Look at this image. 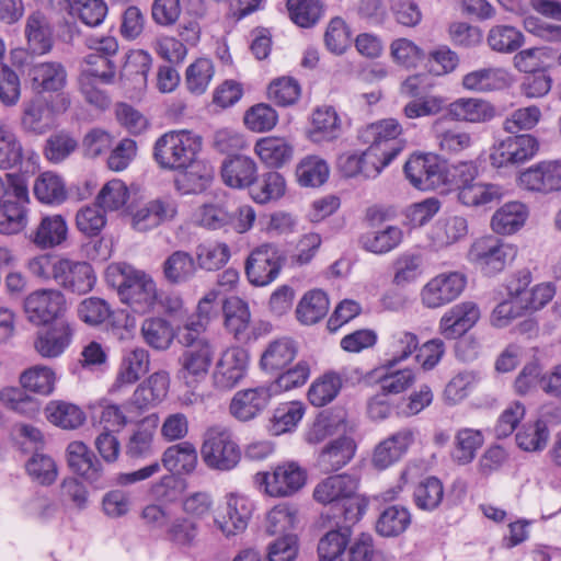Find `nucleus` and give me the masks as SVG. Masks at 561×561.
I'll use <instances>...</instances> for the list:
<instances>
[{
    "label": "nucleus",
    "instance_id": "f257e3e1",
    "mask_svg": "<svg viewBox=\"0 0 561 561\" xmlns=\"http://www.w3.org/2000/svg\"><path fill=\"white\" fill-rule=\"evenodd\" d=\"M358 480L350 474H336L319 483L313 497L317 502L331 505L334 518L356 524L364 515L367 503L357 494Z\"/></svg>",
    "mask_w": 561,
    "mask_h": 561
},
{
    "label": "nucleus",
    "instance_id": "f03ea898",
    "mask_svg": "<svg viewBox=\"0 0 561 561\" xmlns=\"http://www.w3.org/2000/svg\"><path fill=\"white\" fill-rule=\"evenodd\" d=\"M106 278L117 289L121 301L129 306L134 312L144 314L156 306V283L145 272L124 264L110 268Z\"/></svg>",
    "mask_w": 561,
    "mask_h": 561
},
{
    "label": "nucleus",
    "instance_id": "7ed1b4c3",
    "mask_svg": "<svg viewBox=\"0 0 561 561\" xmlns=\"http://www.w3.org/2000/svg\"><path fill=\"white\" fill-rule=\"evenodd\" d=\"M201 148V137L188 130H172L156 140L152 156L161 169L180 171L197 157Z\"/></svg>",
    "mask_w": 561,
    "mask_h": 561
},
{
    "label": "nucleus",
    "instance_id": "20e7f679",
    "mask_svg": "<svg viewBox=\"0 0 561 561\" xmlns=\"http://www.w3.org/2000/svg\"><path fill=\"white\" fill-rule=\"evenodd\" d=\"M70 106L65 94L38 95L25 102L21 115V129L26 134L44 135L56 125L57 116Z\"/></svg>",
    "mask_w": 561,
    "mask_h": 561
},
{
    "label": "nucleus",
    "instance_id": "39448f33",
    "mask_svg": "<svg viewBox=\"0 0 561 561\" xmlns=\"http://www.w3.org/2000/svg\"><path fill=\"white\" fill-rule=\"evenodd\" d=\"M205 465L218 471H230L241 460V449L234 442L231 431L222 425L209 427L201 448Z\"/></svg>",
    "mask_w": 561,
    "mask_h": 561
},
{
    "label": "nucleus",
    "instance_id": "423d86ee",
    "mask_svg": "<svg viewBox=\"0 0 561 561\" xmlns=\"http://www.w3.org/2000/svg\"><path fill=\"white\" fill-rule=\"evenodd\" d=\"M27 203L26 178H11L9 191L0 198V233L15 234L25 228Z\"/></svg>",
    "mask_w": 561,
    "mask_h": 561
},
{
    "label": "nucleus",
    "instance_id": "0eeeda50",
    "mask_svg": "<svg viewBox=\"0 0 561 561\" xmlns=\"http://www.w3.org/2000/svg\"><path fill=\"white\" fill-rule=\"evenodd\" d=\"M516 255V249L494 236L477 239L470 247L469 260L486 276L502 272Z\"/></svg>",
    "mask_w": 561,
    "mask_h": 561
},
{
    "label": "nucleus",
    "instance_id": "6e6552de",
    "mask_svg": "<svg viewBox=\"0 0 561 561\" xmlns=\"http://www.w3.org/2000/svg\"><path fill=\"white\" fill-rule=\"evenodd\" d=\"M401 134L402 127L398 121L388 118L366 126L359 131L358 138L369 145L367 149H370V153H380L385 157V164H390L404 148Z\"/></svg>",
    "mask_w": 561,
    "mask_h": 561
},
{
    "label": "nucleus",
    "instance_id": "1a4fd4ad",
    "mask_svg": "<svg viewBox=\"0 0 561 561\" xmlns=\"http://www.w3.org/2000/svg\"><path fill=\"white\" fill-rule=\"evenodd\" d=\"M517 185L523 191L539 196L561 192V161L542 160L519 171Z\"/></svg>",
    "mask_w": 561,
    "mask_h": 561
},
{
    "label": "nucleus",
    "instance_id": "9d476101",
    "mask_svg": "<svg viewBox=\"0 0 561 561\" xmlns=\"http://www.w3.org/2000/svg\"><path fill=\"white\" fill-rule=\"evenodd\" d=\"M539 150L538 139L530 134H512L495 144L490 162L496 169L517 167L531 160Z\"/></svg>",
    "mask_w": 561,
    "mask_h": 561
},
{
    "label": "nucleus",
    "instance_id": "9b49d317",
    "mask_svg": "<svg viewBox=\"0 0 561 561\" xmlns=\"http://www.w3.org/2000/svg\"><path fill=\"white\" fill-rule=\"evenodd\" d=\"M163 467L172 473L164 476L158 484L152 488V492L158 497L169 499L167 489L175 484L174 474H190L197 465V451L190 442H182L168 447L162 455Z\"/></svg>",
    "mask_w": 561,
    "mask_h": 561
},
{
    "label": "nucleus",
    "instance_id": "f8f14e48",
    "mask_svg": "<svg viewBox=\"0 0 561 561\" xmlns=\"http://www.w3.org/2000/svg\"><path fill=\"white\" fill-rule=\"evenodd\" d=\"M403 171L417 190L430 191L444 185V161L436 154H413L405 162Z\"/></svg>",
    "mask_w": 561,
    "mask_h": 561
},
{
    "label": "nucleus",
    "instance_id": "ddd939ff",
    "mask_svg": "<svg viewBox=\"0 0 561 561\" xmlns=\"http://www.w3.org/2000/svg\"><path fill=\"white\" fill-rule=\"evenodd\" d=\"M268 495L287 497L300 491L307 481V472L297 462H284L272 472L257 473Z\"/></svg>",
    "mask_w": 561,
    "mask_h": 561
},
{
    "label": "nucleus",
    "instance_id": "4468645a",
    "mask_svg": "<svg viewBox=\"0 0 561 561\" xmlns=\"http://www.w3.org/2000/svg\"><path fill=\"white\" fill-rule=\"evenodd\" d=\"M215 357V347L209 343H198L185 348L180 357L179 379L187 387H193L204 380Z\"/></svg>",
    "mask_w": 561,
    "mask_h": 561
},
{
    "label": "nucleus",
    "instance_id": "2eb2a0df",
    "mask_svg": "<svg viewBox=\"0 0 561 561\" xmlns=\"http://www.w3.org/2000/svg\"><path fill=\"white\" fill-rule=\"evenodd\" d=\"M467 285V278L458 272L443 273L432 278L421 290L426 308L435 309L457 299Z\"/></svg>",
    "mask_w": 561,
    "mask_h": 561
},
{
    "label": "nucleus",
    "instance_id": "dca6fc26",
    "mask_svg": "<svg viewBox=\"0 0 561 561\" xmlns=\"http://www.w3.org/2000/svg\"><path fill=\"white\" fill-rule=\"evenodd\" d=\"M249 354L241 347H230L222 352L213 375L214 385L220 390L234 388L247 375Z\"/></svg>",
    "mask_w": 561,
    "mask_h": 561
},
{
    "label": "nucleus",
    "instance_id": "f3484780",
    "mask_svg": "<svg viewBox=\"0 0 561 561\" xmlns=\"http://www.w3.org/2000/svg\"><path fill=\"white\" fill-rule=\"evenodd\" d=\"M92 265L85 261L62 257L55 284L67 293L85 295L95 285Z\"/></svg>",
    "mask_w": 561,
    "mask_h": 561
},
{
    "label": "nucleus",
    "instance_id": "a211bd4d",
    "mask_svg": "<svg viewBox=\"0 0 561 561\" xmlns=\"http://www.w3.org/2000/svg\"><path fill=\"white\" fill-rule=\"evenodd\" d=\"M280 268V256L268 244L253 250L245 262L247 277L255 286H266L272 283L278 276Z\"/></svg>",
    "mask_w": 561,
    "mask_h": 561
},
{
    "label": "nucleus",
    "instance_id": "6ab92c4d",
    "mask_svg": "<svg viewBox=\"0 0 561 561\" xmlns=\"http://www.w3.org/2000/svg\"><path fill=\"white\" fill-rule=\"evenodd\" d=\"M65 304L64 295L57 289H38L24 300L27 319L36 324H48L61 312Z\"/></svg>",
    "mask_w": 561,
    "mask_h": 561
},
{
    "label": "nucleus",
    "instance_id": "aec40b11",
    "mask_svg": "<svg viewBox=\"0 0 561 561\" xmlns=\"http://www.w3.org/2000/svg\"><path fill=\"white\" fill-rule=\"evenodd\" d=\"M252 513L253 503L248 497L231 493L215 524L227 538L237 536L247 529Z\"/></svg>",
    "mask_w": 561,
    "mask_h": 561
},
{
    "label": "nucleus",
    "instance_id": "412c9836",
    "mask_svg": "<svg viewBox=\"0 0 561 561\" xmlns=\"http://www.w3.org/2000/svg\"><path fill=\"white\" fill-rule=\"evenodd\" d=\"M225 327L241 343L257 340L262 332L256 327H251L250 310L248 304L239 297L226 298L222 301Z\"/></svg>",
    "mask_w": 561,
    "mask_h": 561
},
{
    "label": "nucleus",
    "instance_id": "4be33fe9",
    "mask_svg": "<svg viewBox=\"0 0 561 561\" xmlns=\"http://www.w3.org/2000/svg\"><path fill=\"white\" fill-rule=\"evenodd\" d=\"M176 215V201L171 196H162L139 207L133 214L131 224L134 229L145 232L173 220Z\"/></svg>",
    "mask_w": 561,
    "mask_h": 561
},
{
    "label": "nucleus",
    "instance_id": "5701e85b",
    "mask_svg": "<svg viewBox=\"0 0 561 561\" xmlns=\"http://www.w3.org/2000/svg\"><path fill=\"white\" fill-rule=\"evenodd\" d=\"M274 397L268 385L240 390L234 393L229 411L240 422H248L260 415Z\"/></svg>",
    "mask_w": 561,
    "mask_h": 561
},
{
    "label": "nucleus",
    "instance_id": "b1692460",
    "mask_svg": "<svg viewBox=\"0 0 561 561\" xmlns=\"http://www.w3.org/2000/svg\"><path fill=\"white\" fill-rule=\"evenodd\" d=\"M415 435L414 428L402 427L380 442L374 450V467L383 470L399 461L414 443Z\"/></svg>",
    "mask_w": 561,
    "mask_h": 561
},
{
    "label": "nucleus",
    "instance_id": "393cba45",
    "mask_svg": "<svg viewBox=\"0 0 561 561\" xmlns=\"http://www.w3.org/2000/svg\"><path fill=\"white\" fill-rule=\"evenodd\" d=\"M480 310L477 304L465 301L451 307L440 319V333L449 340L466 334L479 320Z\"/></svg>",
    "mask_w": 561,
    "mask_h": 561
},
{
    "label": "nucleus",
    "instance_id": "a878e982",
    "mask_svg": "<svg viewBox=\"0 0 561 561\" xmlns=\"http://www.w3.org/2000/svg\"><path fill=\"white\" fill-rule=\"evenodd\" d=\"M220 175L222 182L231 188H249L257 180V165L248 156H229L221 162Z\"/></svg>",
    "mask_w": 561,
    "mask_h": 561
},
{
    "label": "nucleus",
    "instance_id": "bb28decb",
    "mask_svg": "<svg viewBox=\"0 0 561 561\" xmlns=\"http://www.w3.org/2000/svg\"><path fill=\"white\" fill-rule=\"evenodd\" d=\"M169 387V373L156 371L137 386L130 398V404L141 411L156 407L167 397Z\"/></svg>",
    "mask_w": 561,
    "mask_h": 561
},
{
    "label": "nucleus",
    "instance_id": "cd10ccee",
    "mask_svg": "<svg viewBox=\"0 0 561 561\" xmlns=\"http://www.w3.org/2000/svg\"><path fill=\"white\" fill-rule=\"evenodd\" d=\"M174 180L176 191L182 195L204 192L214 179V168L206 161L193 159Z\"/></svg>",
    "mask_w": 561,
    "mask_h": 561
},
{
    "label": "nucleus",
    "instance_id": "c85d7f7f",
    "mask_svg": "<svg viewBox=\"0 0 561 561\" xmlns=\"http://www.w3.org/2000/svg\"><path fill=\"white\" fill-rule=\"evenodd\" d=\"M347 428L346 411L343 409L323 410L314 419L306 433V442L320 444L334 435H344Z\"/></svg>",
    "mask_w": 561,
    "mask_h": 561
},
{
    "label": "nucleus",
    "instance_id": "c756f323",
    "mask_svg": "<svg viewBox=\"0 0 561 561\" xmlns=\"http://www.w3.org/2000/svg\"><path fill=\"white\" fill-rule=\"evenodd\" d=\"M67 460L70 469L91 483L103 476V467L94 453L82 442H71L67 447Z\"/></svg>",
    "mask_w": 561,
    "mask_h": 561
},
{
    "label": "nucleus",
    "instance_id": "7c9ffc66",
    "mask_svg": "<svg viewBox=\"0 0 561 561\" xmlns=\"http://www.w3.org/2000/svg\"><path fill=\"white\" fill-rule=\"evenodd\" d=\"M355 451L356 444L354 439L341 435L322 448L317 459L318 466L325 473L337 471L353 459Z\"/></svg>",
    "mask_w": 561,
    "mask_h": 561
},
{
    "label": "nucleus",
    "instance_id": "2f4dec72",
    "mask_svg": "<svg viewBox=\"0 0 561 561\" xmlns=\"http://www.w3.org/2000/svg\"><path fill=\"white\" fill-rule=\"evenodd\" d=\"M449 116L458 122L486 123L494 118L496 110L489 101L460 98L448 105Z\"/></svg>",
    "mask_w": 561,
    "mask_h": 561
},
{
    "label": "nucleus",
    "instance_id": "473e14b6",
    "mask_svg": "<svg viewBox=\"0 0 561 561\" xmlns=\"http://www.w3.org/2000/svg\"><path fill=\"white\" fill-rule=\"evenodd\" d=\"M28 75L34 90L38 93L58 92L67 83L66 68L57 61L36 64L30 69Z\"/></svg>",
    "mask_w": 561,
    "mask_h": 561
},
{
    "label": "nucleus",
    "instance_id": "72a5a7b5",
    "mask_svg": "<svg viewBox=\"0 0 561 561\" xmlns=\"http://www.w3.org/2000/svg\"><path fill=\"white\" fill-rule=\"evenodd\" d=\"M149 365L150 358L147 350L137 347L125 352L123 354L113 388L119 389L123 386H129L137 382L145 374L148 373Z\"/></svg>",
    "mask_w": 561,
    "mask_h": 561
},
{
    "label": "nucleus",
    "instance_id": "f704fd0d",
    "mask_svg": "<svg viewBox=\"0 0 561 561\" xmlns=\"http://www.w3.org/2000/svg\"><path fill=\"white\" fill-rule=\"evenodd\" d=\"M68 227L61 215L42 217L30 240L39 249H51L66 241Z\"/></svg>",
    "mask_w": 561,
    "mask_h": 561
},
{
    "label": "nucleus",
    "instance_id": "c9c22d12",
    "mask_svg": "<svg viewBox=\"0 0 561 561\" xmlns=\"http://www.w3.org/2000/svg\"><path fill=\"white\" fill-rule=\"evenodd\" d=\"M73 329L65 321L56 322L39 334L35 341L36 351L44 357H57L70 344Z\"/></svg>",
    "mask_w": 561,
    "mask_h": 561
},
{
    "label": "nucleus",
    "instance_id": "e433bc0d",
    "mask_svg": "<svg viewBox=\"0 0 561 561\" xmlns=\"http://www.w3.org/2000/svg\"><path fill=\"white\" fill-rule=\"evenodd\" d=\"M25 35L28 49L35 55H44L53 48V30L46 16L35 11L27 16Z\"/></svg>",
    "mask_w": 561,
    "mask_h": 561
},
{
    "label": "nucleus",
    "instance_id": "4c0bfd02",
    "mask_svg": "<svg viewBox=\"0 0 561 561\" xmlns=\"http://www.w3.org/2000/svg\"><path fill=\"white\" fill-rule=\"evenodd\" d=\"M197 272L195 259L188 252H172L162 263L164 279L171 285H183L192 280Z\"/></svg>",
    "mask_w": 561,
    "mask_h": 561
},
{
    "label": "nucleus",
    "instance_id": "58836bf2",
    "mask_svg": "<svg viewBox=\"0 0 561 561\" xmlns=\"http://www.w3.org/2000/svg\"><path fill=\"white\" fill-rule=\"evenodd\" d=\"M341 119L333 106H321L313 111L309 138L314 142L331 141L341 133Z\"/></svg>",
    "mask_w": 561,
    "mask_h": 561
},
{
    "label": "nucleus",
    "instance_id": "ea45409f",
    "mask_svg": "<svg viewBox=\"0 0 561 561\" xmlns=\"http://www.w3.org/2000/svg\"><path fill=\"white\" fill-rule=\"evenodd\" d=\"M527 217L528 210L523 203L510 202L494 213L491 227L497 234H513L525 225Z\"/></svg>",
    "mask_w": 561,
    "mask_h": 561
},
{
    "label": "nucleus",
    "instance_id": "a19ab883",
    "mask_svg": "<svg viewBox=\"0 0 561 561\" xmlns=\"http://www.w3.org/2000/svg\"><path fill=\"white\" fill-rule=\"evenodd\" d=\"M255 153L263 163L272 168H280L293 159V145L280 137H265L256 141Z\"/></svg>",
    "mask_w": 561,
    "mask_h": 561
},
{
    "label": "nucleus",
    "instance_id": "79ce46f5",
    "mask_svg": "<svg viewBox=\"0 0 561 561\" xmlns=\"http://www.w3.org/2000/svg\"><path fill=\"white\" fill-rule=\"evenodd\" d=\"M461 84L468 91L486 93L502 90L507 80L502 69L488 67L468 72L462 77Z\"/></svg>",
    "mask_w": 561,
    "mask_h": 561
},
{
    "label": "nucleus",
    "instance_id": "37998d69",
    "mask_svg": "<svg viewBox=\"0 0 561 561\" xmlns=\"http://www.w3.org/2000/svg\"><path fill=\"white\" fill-rule=\"evenodd\" d=\"M328 295L321 289L307 291L296 308V318L304 325H312L321 321L329 311Z\"/></svg>",
    "mask_w": 561,
    "mask_h": 561
},
{
    "label": "nucleus",
    "instance_id": "c03bdc74",
    "mask_svg": "<svg viewBox=\"0 0 561 561\" xmlns=\"http://www.w3.org/2000/svg\"><path fill=\"white\" fill-rule=\"evenodd\" d=\"M158 421V415L151 414L138 423L126 446V454L130 458H146L153 453V435Z\"/></svg>",
    "mask_w": 561,
    "mask_h": 561
},
{
    "label": "nucleus",
    "instance_id": "a18cd8bd",
    "mask_svg": "<svg viewBox=\"0 0 561 561\" xmlns=\"http://www.w3.org/2000/svg\"><path fill=\"white\" fill-rule=\"evenodd\" d=\"M297 354L291 339L283 337L271 342L263 352L260 366L265 371H277L289 365Z\"/></svg>",
    "mask_w": 561,
    "mask_h": 561
},
{
    "label": "nucleus",
    "instance_id": "49530a36",
    "mask_svg": "<svg viewBox=\"0 0 561 561\" xmlns=\"http://www.w3.org/2000/svg\"><path fill=\"white\" fill-rule=\"evenodd\" d=\"M412 515L405 506L390 505L381 511L376 522V531L386 538L398 537L411 525Z\"/></svg>",
    "mask_w": 561,
    "mask_h": 561
},
{
    "label": "nucleus",
    "instance_id": "de8ad7c7",
    "mask_svg": "<svg viewBox=\"0 0 561 561\" xmlns=\"http://www.w3.org/2000/svg\"><path fill=\"white\" fill-rule=\"evenodd\" d=\"M484 437L481 431L463 427L457 431L451 458L458 465H468L474 458L478 449L483 445Z\"/></svg>",
    "mask_w": 561,
    "mask_h": 561
},
{
    "label": "nucleus",
    "instance_id": "09e8293b",
    "mask_svg": "<svg viewBox=\"0 0 561 561\" xmlns=\"http://www.w3.org/2000/svg\"><path fill=\"white\" fill-rule=\"evenodd\" d=\"M412 496L413 503L419 510L433 512L443 502V482L434 476L426 477L414 486Z\"/></svg>",
    "mask_w": 561,
    "mask_h": 561
},
{
    "label": "nucleus",
    "instance_id": "8fccbe9b",
    "mask_svg": "<svg viewBox=\"0 0 561 561\" xmlns=\"http://www.w3.org/2000/svg\"><path fill=\"white\" fill-rule=\"evenodd\" d=\"M34 195L43 204L59 205L67 198L66 184L54 172L42 173L34 183Z\"/></svg>",
    "mask_w": 561,
    "mask_h": 561
},
{
    "label": "nucleus",
    "instance_id": "3c124183",
    "mask_svg": "<svg viewBox=\"0 0 561 561\" xmlns=\"http://www.w3.org/2000/svg\"><path fill=\"white\" fill-rule=\"evenodd\" d=\"M24 158V149L14 130L0 121V169L19 167Z\"/></svg>",
    "mask_w": 561,
    "mask_h": 561
},
{
    "label": "nucleus",
    "instance_id": "603ef678",
    "mask_svg": "<svg viewBox=\"0 0 561 561\" xmlns=\"http://www.w3.org/2000/svg\"><path fill=\"white\" fill-rule=\"evenodd\" d=\"M503 190L496 184L470 183L458 188V199L466 206H485L497 203Z\"/></svg>",
    "mask_w": 561,
    "mask_h": 561
},
{
    "label": "nucleus",
    "instance_id": "864d4df0",
    "mask_svg": "<svg viewBox=\"0 0 561 561\" xmlns=\"http://www.w3.org/2000/svg\"><path fill=\"white\" fill-rule=\"evenodd\" d=\"M285 179L276 171H268L252 184L250 188L251 197L259 204H266L273 199H278L285 193Z\"/></svg>",
    "mask_w": 561,
    "mask_h": 561
},
{
    "label": "nucleus",
    "instance_id": "5fc2aeb1",
    "mask_svg": "<svg viewBox=\"0 0 561 561\" xmlns=\"http://www.w3.org/2000/svg\"><path fill=\"white\" fill-rule=\"evenodd\" d=\"M523 33L511 25H494L486 35L489 47L501 54H512L518 50L524 44Z\"/></svg>",
    "mask_w": 561,
    "mask_h": 561
},
{
    "label": "nucleus",
    "instance_id": "6e6d98bb",
    "mask_svg": "<svg viewBox=\"0 0 561 561\" xmlns=\"http://www.w3.org/2000/svg\"><path fill=\"white\" fill-rule=\"evenodd\" d=\"M45 411L50 423L65 430L78 428L85 421V414L78 405L65 401H53Z\"/></svg>",
    "mask_w": 561,
    "mask_h": 561
},
{
    "label": "nucleus",
    "instance_id": "4d7b16f0",
    "mask_svg": "<svg viewBox=\"0 0 561 561\" xmlns=\"http://www.w3.org/2000/svg\"><path fill=\"white\" fill-rule=\"evenodd\" d=\"M140 331L146 344L158 351L169 348L174 339L171 323L159 317L146 319Z\"/></svg>",
    "mask_w": 561,
    "mask_h": 561
},
{
    "label": "nucleus",
    "instance_id": "13d9d810",
    "mask_svg": "<svg viewBox=\"0 0 561 561\" xmlns=\"http://www.w3.org/2000/svg\"><path fill=\"white\" fill-rule=\"evenodd\" d=\"M352 525L353 524H347L344 522V525L325 533L320 538L318 543L319 558L334 560H336L339 557L342 558V554L345 552L346 547L350 543Z\"/></svg>",
    "mask_w": 561,
    "mask_h": 561
},
{
    "label": "nucleus",
    "instance_id": "bf43d9fd",
    "mask_svg": "<svg viewBox=\"0 0 561 561\" xmlns=\"http://www.w3.org/2000/svg\"><path fill=\"white\" fill-rule=\"evenodd\" d=\"M196 266L205 271H218L230 259V249L226 243L205 242L195 249Z\"/></svg>",
    "mask_w": 561,
    "mask_h": 561
},
{
    "label": "nucleus",
    "instance_id": "052dcab7",
    "mask_svg": "<svg viewBox=\"0 0 561 561\" xmlns=\"http://www.w3.org/2000/svg\"><path fill=\"white\" fill-rule=\"evenodd\" d=\"M304 414L305 407L301 402L291 401L280 404L273 413L270 432L278 436L293 431L301 421Z\"/></svg>",
    "mask_w": 561,
    "mask_h": 561
},
{
    "label": "nucleus",
    "instance_id": "680f3d73",
    "mask_svg": "<svg viewBox=\"0 0 561 561\" xmlns=\"http://www.w3.org/2000/svg\"><path fill=\"white\" fill-rule=\"evenodd\" d=\"M329 165L325 160L317 156L304 158L296 169L298 183L306 187H318L329 178Z\"/></svg>",
    "mask_w": 561,
    "mask_h": 561
},
{
    "label": "nucleus",
    "instance_id": "e2e57ef3",
    "mask_svg": "<svg viewBox=\"0 0 561 561\" xmlns=\"http://www.w3.org/2000/svg\"><path fill=\"white\" fill-rule=\"evenodd\" d=\"M359 241L365 250L376 254H383L401 243L402 230L396 226H388L383 230L363 234Z\"/></svg>",
    "mask_w": 561,
    "mask_h": 561
},
{
    "label": "nucleus",
    "instance_id": "0e129e2a",
    "mask_svg": "<svg viewBox=\"0 0 561 561\" xmlns=\"http://www.w3.org/2000/svg\"><path fill=\"white\" fill-rule=\"evenodd\" d=\"M341 388L342 381L337 374H324L311 383L308 400L314 407H324L335 399Z\"/></svg>",
    "mask_w": 561,
    "mask_h": 561
},
{
    "label": "nucleus",
    "instance_id": "69168bd1",
    "mask_svg": "<svg viewBox=\"0 0 561 561\" xmlns=\"http://www.w3.org/2000/svg\"><path fill=\"white\" fill-rule=\"evenodd\" d=\"M549 435L546 421L538 419L520 427L516 434V443L525 451L542 450L547 445Z\"/></svg>",
    "mask_w": 561,
    "mask_h": 561
},
{
    "label": "nucleus",
    "instance_id": "338daca9",
    "mask_svg": "<svg viewBox=\"0 0 561 561\" xmlns=\"http://www.w3.org/2000/svg\"><path fill=\"white\" fill-rule=\"evenodd\" d=\"M290 20L300 27H311L320 20L322 5L319 0H287Z\"/></svg>",
    "mask_w": 561,
    "mask_h": 561
},
{
    "label": "nucleus",
    "instance_id": "774afa93",
    "mask_svg": "<svg viewBox=\"0 0 561 561\" xmlns=\"http://www.w3.org/2000/svg\"><path fill=\"white\" fill-rule=\"evenodd\" d=\"M199 533L198 524L188 517H178L168 526L165 536L173 545L191 548L195 545Z\"/></svg>",
    "mask_w": 561,
    "mask_h": 561
}]
</instances>
